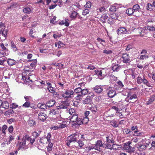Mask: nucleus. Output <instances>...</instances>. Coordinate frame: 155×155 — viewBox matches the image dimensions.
<instances>
[{
  "label": "nucleus",
  "instance_id": "obj_1",
  "mask_svg": "<svg viewBox=\"0 0 155 155\" xmlns=\"http://www.w3.org/2000/svg\"><path fill=\"white\" fill-rule=\"evenodd\" d=\"M89 121V119L86 117L84 118L83 119L78 118V114L72 115V116L70 119V121L74 123L73 125H80L83 124H87Z\"/></svg>",
  "mask_w": 155,
  "mask_h": 155
},
{
  "label": "nucleus",
  "instance_id": "obj_2",
  "mask_svg": "<svg viewBox=\"0 0 155 155\" xmlns=\"http://www.w3.org/2000/svg\"><path fill=\"white\" fill-rule=\"evenodd\" d=\"M125 91H127V99H128V101H129V100H130L131 101H130V102L134 103L136 102L137 99V94H134L132 95L130 93L128 92V89H123L122 91L124 93Z\"/></svg>",
  "mask_w": 155,
  "mask_h": 155
},
{
  "label": "nucleus",
  "instance_id": "obj_3",
  "mask_svg": "<svg viewBox=\"0 0 155 155\" xmlns=\"http://www.w3.org/2000/svg\"><path fill=\"white\" fill-rule=\"evenodd\" d=\"M74 94V91L71 89H67L61 95L62 97L64 99L68 100L72 99Z\"/></svg>",
  "mask_w": 155,
  "mask_h": 155
},
{
  "label": "nucleus",
  "instance_id": "obj_4",
  "mask_svg": "<svg viewBox=\"0 0 155 155\" xmlns=\"http://www.w3.org/2000/svg\"><path fill=\"white\" fill-rule=\"evenodd\" d=\"M137 82L138 84H141L142 83L149 87H152V86L149 81L145 78L144 76L142 77L139 75L137 77Z\"/></svg>",
  "mask_w": 155,
  "mask_h": 155
},
{
  "label": "nucleus",
  "instance_id": "obj_5",
  "mask_svg": "<svg viewBox=\"0 0 155 155\" xmlns=\"http://www.w3.org/2000/svg\"><path fill=\"white\" fill-rule=\"evenodd\" d=\"M132 143L131 142L129 141L123 144V149L125 150L127 152L130 153H133L134 151V148L132 147L130 144Z\"/></svg>",
  "mask_w": 155,
  "mask_h": 155
},
{
  "label": "nucleus",
  "instance_id": "obj_6",
  "mask_svg": "<svg viewBox=\"0 0 155 155\" xmlns=\"http://www.w3.org/2000/svg\"><path fill=\"white\" fill-rule=\"evenodd\" d=\"M94 94L93 93H90L87 96L85 99L83 101L82 103L84 104H92V99L94 96Z\"/></svg>",
  "mask_w": 155,
  "mask_h": 155
},
{
  "label": "nucleus",
  "instance_id": "obj_7",
  "mask_svg": "<svg viewBox=\"0 0 155 155\" xmlns=\"http://www.w3.org/2000/svg\"><path fill=\"white\" fill-rule=\"evenodd\" d=\"M94 71L95 73L101 79L103 78L107 74L106 70L104 69L100 70H96Z\"/></svg>",
  "mask_w": 155,
  "mask_h": 155
},
{
  "label": "nucleus",
  "instance_id": "obj_8",
  "mask_svg": "<svg viewBox=\"0 0 155 155\" xmlns=\"http://www.w3.org/2000/svg\"><path fill=\"white\" fill-rule=\"evenodd\" d=\"M107 91L108 96L110 98L113 97L117 94L115 90L113 88L109 87L107 89Z\"/></svg>",
  "mask_w": 155,
  "mask_h": 155
},
{
  "label": "nucleus",
  "instance_id": "obj_9",
  "mask_svg": "<svg viewBox=\"0 0 155 155\" xmlns=\"http://www.w3.org/2000/svg\"><path fill=\"white\" fill-rule=\"evenodd\" d=\"M26 140L25 136L22 138L21 141L20 142L19 144H18V149L21 150L22 149H25L26 148Z\"/></svg>",
  "mask_w": 155,
  "mask_h": 155
},
{
  "label": "nucleus",
  "instance_id": "obj_10",
  "mask_svg": "<svg viewBox=\"0 0 155 155\" xmlns=\"http://www.w3.org/2000/svg\"><path fill=\"white\" fill-rule=\"evenodd\" d=\"M140 143L136 144V147H137L138 150L140 151H143V150H145L147 148L148 146H149V143Z\"/></svg>",
  "mask_w": 155,
  "mask_h": 155
},
{
  "label": "nucleus",
  "instance_id": "obj_11",
  "mask_svg": "<svg viewBox=\"0 0 155 155\" xmlns=\"http://www.w3.org/2000/svg\"><path fill=\"white\" fill-rule=\"evenodd\" d=\"M69 105V103L67 101H63L61 102L59 105L57 106V109H64L67 108Z\"/></svg>",
  "mask_w": 155,
  "mask_h": 155
},
{
  "label": "nucleus",
  "instance_id": "obj_12",
  "mask_svg": "<svg viewBox=\"0 0 155 155\" xmlns=\"http://www.w3.org/2000/svg\"><path fill=\"white\" fill-rule=\"evenodd\" d=\"M31 70L25 69L23 72L22 74V80L24 82H26V80L27 78L28 74V73L31 74Z\"/></svg>",
  "mask_w": 155,
  "mask_h": 155
},
{
  "label": "nucleus",
  "instance_id": "obj_13",
  "mask_svg": "<svg viewBox=\"0 0 155 155\" xmlns=\"http://www.w3.org/2000/svg\"><path fill=\"white\" fill-rule=\"evenodd\" d=\"M104 144L102 141L101 140H98L96 141L95 144L96 150L98 151H100L101 150L100 147H104Z\"/></svg>",
  "mask_w": 155,
  "mask_h": 155
},
{
  "label": "nucleus",
  "instance_id": "obj_14",
  "mask_svg": "<svg viewBox=\"0 0 155 155\" xmlns=\"http://www.w3.org/2000/svg\"><path fill=\"white\" fill-rule=\"evenodd\" d=\"M78 135L76 134H71L67 138L68 140L70 142H74L77 140V139L78 137Z\"/></svg>",
  "mask_w": 155,
  "mask_h": 155
},
{
  "label": "nucleus",
  "instance_id": "obj_15",
  "mask_svg": "<svg viewBox=\"0 0 155 155\" xmlns=\"http://www.w3.org/2000/svg\"><path fill=\"white\" fill-rule=\"evenodd\" d=\"M121 58L123 61L124 63H128L130 61V56L127 53L123 54Z\"/></svg>",
  "mask_w": 155,
  "mask_h": 155
},
{
  "label": "nucleus",
  "instance_id": "obj_16",
  "mask_svg": "<svg viewBox=\"0 0 155 155\" xmlns=\"http://www.w3.org/2000/svg\"><path fill=\"white\" fill-rule=\"evenodd\" d=\"M117 33L118 35L121 34H125L127 33V31L126 28L124 27H120L119 28L117 31Z\"/></svg>",
  "mask_w": 155,
  "mask_h": 155
},
{
  "label": "nucleus",
  "instance_id": "obj_17",
  "mask_svg": "<svg viewBox=\"0 0 155 155\" xmlns=\"http://www.w3.org/2000/svg\"><path fill=\"white\" fill-rule=\"evenodd\" d=\"M38 118L41 121H44L47 118V115L44 113L40 112L38 114Z\"/></svg>",
  "mask_w": 155,
  "mask_h": 155
},
{
  "label": "nucleus",
  "instance_id": "obj_18",
  "mask_svg": "<svg viewBox=\"0 0 155 155\" xmlns=\"http://www.w3.org/2000/svg\"><path fill=\"white\" fill-rule=\"evenodd\" d=\"M15 139V136L13 134H10L9 136L8 140L7 139L5 141V143L8 145L11 143V142Z\"/></svg>",
  "mask_w": 155,
  "mask_h": 155
},
{
  "label": "nucleus",
  "instance_id": "obj_19",
  "mask_svg": "<svg viewBox=\"0 0 155 155\" xmlns=\"http://www.w3.org/2000/svg\"><path fill=\"white\" fill-rule=\"evenodd\" d=\"M94 91L97 93H101L103 90L102 87L99 86H96L93 88Z\"/></svg>",
  "mask_w": 155,
  "mask_h": 155
},
{
  "label": "nucleus",
  "instance_id": "obj_20",
  "mask_svg": "<svg viewBox=\"0 0 155 155\" xmlns=\"http://www.w3.org/2000/svg\"><path fill=\"white\" fill-rule=\"evenodd\" d=\"M39 142V145L42 146L46 143L48 141L45 137H42L40 139Z\"/></svg>",
  "mask_w": 155,
  "mask_h": 155
},
{
  "label": "nucleus",
  "instance_id": "obj_21",
  "mask_svg": "<svg viewBox=\"0 0 155 155\" xmlns=\"http://www.w3.org/2000/svg\"><path fill=\"white\" fill-rule=\"evenodd\" d=\"M37 106L38 108L43 110H45L48 107L47 104L46 105L42 103H38Z\"/></svg>",
  "mask_w": 155,
  "mask_h": 155
},
{
  "label": "nucleus",
  "instance_id": "obj_22",
  "mask_svg": "<svg viewBox=\"0 0 155 155\" xmlns=\"http://www.w3.org/2000/svg\"><path fill=\"white\" fill-rule=\"evenodd\" d=\"M24 136L26 140H28V141H29L31 144H33L34 142L35 141V138L32 139L27 135H26Z\"/></svg>",
  "mask_w": 155,
  "mask_h": 155
},
{
  "label": "nucleus",
  "instance_id": "obj_23",
  "mask_svg": "<svg viewBox=\"0 0 155 155\" xmlns=\"http://www.w3.org/2000/svg\"><path fill=\"white\" fill-rule=\"evenodd\" d=\"M108 18V16L106 14H104L102 15L100 18V20L103 23H105L106 22V20Z\"/></svg>",
  "mask_w": 155,
  "mask_h": 155
},
{
  "label": "nucleus",
  "instance_id": "obj_24",
  "mask_svg": "<svg viewBox=\"0 0 155 155\" xmlns=\"http://www.w3.org/2000/svg\"><path fill=\"white\" fill-rule=\"evenodd\" d=\"M84 144V143L82 141L79 140L77 143L75 144L74 146L78 149H79L82 147Z\"/></svg>",
  "mask_w": 155,
  "mask_h": 155
},
{
  "label": "nucleus",
  "instance_id": "obj_25",
  "mask_svg": "<svg viewBox=\"0 0 155 155\" xmlns=\"http://www.w3.org/2000/svg\"><path fill=\"white\" fill-rule=\"evenodd\" d=\"M78 13L76 11H73L70 15V17L72 20H75L78 15Z\"/></svg>",
  "mask_w": 155,
  "mask_h": 155
},
{
  "label": "nucleus",
  "instance_id": "obj_26",
  "mask_svg": "<svg viewBox=\"0 0 155 155\" xmlns=\"http://www.w3.org/2000/svg\"><path fill=\"white\" fill-rule=\"evenodd\" d=\"M134 11L133 8H129L127 9L126 12V13L129 16L133 15Z\"/></svg>",
  "mask_w": 155,
  "mask_h": 155
},
{
  "label": "nucleus",
  "instance_id": "obj_27",
  "mask_svg": "<svg viewBox=\"0 0 155 155\" xmlns=\"http://www.w3.org/2000/svg\"><path fill=\"white\" fill-rule=\"evenodd\" d=\"M133 9L134 12H140V11L141 8L140 5L138 4H136L134 5L132 7Z\"/></svg>",
  "mask_w": 155,
  "mask_h": 155
},
{
  "label": "nucleus",
  "instance_id": "obj_28",
  "mask_svg": "<svg viewBox=\"0 0 155 155\" xmlns=\"http://www.w3.org/2000/svg\"><path fill=\"white\" fill-rule=\"evenodd\" d=\"M55 45L56 47H58L59 48H60L64 46L65 45L61 41H59L55 43Z\"/></svg>",
  "mask_w": 155,
  "mask_h": 155
},
{
  "label": "nucleus",
  "instance_id": "obj_29",
  "mask_svg": "<svg viewBox=\"0 0 155 155\" xmlns=\"http://www.w3.org/2000/svg\"><path fill=\"white\" fill-rule=\"evenodd\" d=\"M106 141L107 142L109 143H114V140L113 138H112V136L109 135L106 137Z\"/></svg>",
  "mask_w": 155,
  "mask_h": 155
},
{
  "label": "nucleus",
  "instance_id": "obj_30",
  "mask_svg": "<svg viewBox=\"0 0 155 155\" xmlns=\"http://www.w3.org/2000/svg\"><path fill=\"white\" fill-rule=\"evenodd\" d=\"M55 103L54 100H51L48 101L46 103L47 107H50L53 106Z\"/></svg>",
  "mask_w": 155,
  "mask_h": 155
},
{
  "label": "nucleus",
  "instance_id": "obj_31",
  "mask_svg": "<svg viewBox=\"0 0 155 155\" xmlns=\"http://www.w3.org/2000/svg\"><path fill=\"white\" fill-rule=\"evenodd\" d=\"M143 29L140 27L138 28L135 30L134 31L136 35H140L143 31Z\"/></svg>",
  "mask_w": 155,
  "mask_h": 155
},
{
  "label": "nucleus",
  "instance_id": "obj_32",
  "mask_svg": "<svg viewBox=\"0 0 155 155\" xmlns=\"http://www.w3.org/2000/svg\"><path fill=\"white\" fill-rule=\"evenodd\" d=\"M155 100V96L154 95L151 96L148 100V101L146 102L147 105H149L151 104Z\"/></svg>",
  "mask_w": 155,
  "mask_h": 155
},
{
  "label": "nucleus",
  "instance_id": "obj_33",
  "mask_svg": "<svg viewBox=\"0 0 155 155\" xmlns=\"http://www.w3.org/2000/svg\"><path fill=\"white\" fill-rule=\"evenodd\" d=\"M48 143H49L47 147V151L49 153H50L52 150L53 144L51 142Z\"/></svg>",
  "mask_w": 155,
  "mask_h": 155
},
{
  "label": "nucleus",
  "instance_id": "obj_34",
  "mask_svg": "<svg viewBox=\"0 0 155 155\" xmlns=\"http://www.w3.org/2000/svg\"><path fill=\"white\" fill-rule=\"evenodd\" d=\"M2 107L5 109H7L9 107V104L7 101H4L2 102Z\"/></svg>",
  "mask_w": 155,
  "mask_h": 155
},
{
  "label": "nucleus",
  "instance_id": "obj_35",
  "mask_svg": "<svg viewBox=\"0 0 155 155\" xmlns=\"http://www.w3.org/2000/svg\"><path fill=\"white\" fill-rule=\"evenodd\" d=\"M66 124H63L62 123L61 124L57 125L54 127L55 128V129H58L59 128H63L66 127Z\"/></svg>",
  "mask_w": 155,
  "mask_h": 155
},
{
  "label": "nucleus",
  "instance_id": "obj_36",
  "mask_svg": "<svg viewBox=\"0 0 155 155\" xmlns=\"http://www.w3.org/2000/svg\"><path fill=\"white\" fill-rule=\"evenodd\" d=\"M145 28L146 30H149L150 31H153L155 30V27L153 25H148L145 26Z\"/></svg>",
  "mask_w": 155,
  "mask_h": 155
},
{
  "label": "nucleus",
  "instance_id": "obj_37",
  "mask_svg": "<svg viewBox=\"0 0 155 155\" xmlns=\"http://www.w3.org/2000/svg\"><path fill=\"white\" fill-rule=\"evenodd\" d=\"M57 109H52L50 111V113L52 115H57L58 116H60L59 111Z\"/></svg>",
  "mask_w": 155,
  "mask_h": 155
},
{
  "label": "nucleus",
  "instance_id": "obj_38",
  "mask_svg": "<svg viewBox=\"0 0 155 155\" xmlns=\"http://www.w3.org/2000/svg\"><path fill=\"white\" fill-rule=\"evenodd\" d=\"M139 131L135 130L134 131V133H135V134L134 135V136H137L139 137H144L143 135L144 134L143 132H139L138 133Z\"/></svg>",
  "mask_w": 155,
  "mask_h": 155
},
{
  "label": "nucleus",
  "instance_id": "obj_39",
  "mask_svg": "<svg viewBox=\"0 0 155 155\" xmlns=\"http://www.w3.org/2000/svg\"><path fill=\"white\" fill-rule=\"evenodd\" d=\"M61 118L60 116H57L56 120V126L61 124L62 123H63V121L61 120Z\"/></svg>",
  "mask_w": 155,
  "mask_h": 155
},
{
  "label": "nucleus",
  "instance_id": "obj_40",
  "mask_svg": "<svg viewBox=\"0 0 155 155\" xmlns=\"http://www.w3.org/2000/svg\"><path fill=\"white\" fill-rule=\"evenodd\" d=\"M29 61L32 62L30 64V66L31 67L33 68L35 67L36 66L37 62V60H30Z\"/></svg>",
  "mask_w": 155,
  "mask_h": 155
},
{
  "label": "nucleus",
  "instance_id": "obj_41",
  "mask_svg": "<svg viewBox=\"0 0 155 155\" xmlns=\"http://www.w3.org/2000/svg\"><path fill=\"white\" fill-rule=\"evenodd\" d=\"M11 47L12 49L14 51H16L18 50V49L16 45H15L13 41H12L11 42Z\"/></svg>",
  "mask_w": 155,
  "mask_h": 155
},
{
  "label": "nucleus",
  "instance_id": "obj_42",
  "mask_svg": "<svg viewBox=\"0 0 155 155\" xmlns=\"http://www.w3.org/2000/svg\"><path fill=\"white\" fill-rule=\"evenodd\" d=\"M7 62L10 66H12L15 64L16 61L13 59H8L7 61Z\"/></svg>",
  "mask_w": 155,
  "mask_h": 155
},
{
  "label": "nucleus",
  "instance_id": "obj_43",
  "mask_svg": "<svg viewBox=\"0 0 155 155\" xmlns=\"http://www.w3.org/2000/svg\"><path fill=\"white\" fill-rule=\"evenodd\" d=\"M153 5L150 3H148L146 6V9L148 10L151 11L153 9Z\"/></svg>",
  "mask_w": 155,
  "mask_h": 155
},
{
  "label": "nucleus",
  "instance_id": "obj_44",
  "mask_svg": "<svg viewBox=\"0 0 155 155\" xmlns=\"http://www.w3.org/2000/svg\"><path fill=\"white\" fill-rule=\"evenodd\" d=\"M31 9L29 7H26L23 9V12L25 13H26L28 14L30 13L31 12Z\"/></svg>",
  "mask_w": 155,
  "mask_h": 155
},
{
  "label": "nucleus",
  "instance_id": "obj_45",
  "mask_svg": "<svg viewBox=\"0 0 155 155\" xmlns=\"http://www.w3.org/2000/svg\"><path fill=\"white\" fill-rule=\"evenodd\" d=\"M119 65L118 64H115L112 67V69L114 71H119Z\"/></svg>",
  "mask_w": 155,
  "mask_h": 155
},
{
  "label": "nucleus",
  "instance_id": "obj_46",
  "mask_svg": "<svg viewBox=\"0 0 155 155\" xmlns=\"http://www.w3.org/2000/svg\"><path fill=\"white\" fill-rule=\"evenodd\" d=\"M143 140L142 138H137L134 139V142L136 143L137 144H140L143 141Z\"/></svg>",
  "mask_w": 155,
  "mask_h": 155
},
{
  "label": "nucleus",
  "instance_id": "obj_47",
  "mask_svg": "<svg viewBox=\"0 0 155 155\" xmlns=\"http://www.w3.org/2000/svg\"><path fill=\"white\" fill-rule=\"evenodd\" d=\"M101 3L102 5L106 6H107L109 4V2L108 1V0H102L101 2Z\"/></svg>",
  "mask_w": 155,
  "mask_h": 155
},
{
  "label": "nucleus",
  "instance_id": "obj_48",
  "mask_svg": "<svg viewBox=\"0 0 155 155\" xmlns=\"http://www.w3.org/2000/svg\"><path fill=\"white\" fill-rule=\"evenodd\" d=\"M41 131H38V132H36V131L32 133V135L33 136L35 137V138L38 137L41 134Z\"/></svg>",
  "mask_w": 155,
  "mask_h": 155
},
{
  "label": "nucleus",
  "instance_id": "obj_49",
  "mask_svg": "<svg viewBox=\"0 0 155 155\" xmlns=\"http://www.w3.org/2000/svg\"><path fill=\"white\" fill-rule=\"evenodd\" d=\"M97 13L100 12L101 13H103L106 11V9L104 7H101L97 9Z\"/></svg>",
  "mask_w": 155,
  "mask_h": 155
},
{
  "label": "nucleus",
  "instance_id": "obj_50",
  "mask_svg": "<svg viewBox=\"0 0 155 155\" xmlns=\"http://www.w3.org/2000/svg\"><path fill=\"white\" fill-rule=\"evenodd\" d=\"M48 90L50 92L52 93L54 95H57V93L55 91V88L53 87Z\"/></svg>",
  "mask_w": 155,
  "mask_h": 155
},
{
  "label": "nucleus",
  "instance_id": "obj_51",
  "mask_svg": "<svg viewBox=\"0 0 155 155\" xmlns=\"http://www.w3.org/2000/svg\"><path fill=\"white\" fill-rule=\"evenodd\" d=\"M82 89L81 87H78L75 89L74 90V93H76L77 94L79 93L80 92H81L82 91Z\"/></svg>",
  "mask_w": 155,
  "mask_h": 155
},
{
  "label": "nucleus",
  "instance_id": "obj_52",
  "mask_svg": "<svg viewBox=\"0 0 155 155\" xmlns=\"http://www.w3.org/2000/svg\"><path fill=\"white\" fill-rule=\"evenodd\" d=\"M123 132L124 134H127L131 133L132 132L130 129L128 128H125L123 130Z\"/></svg>",
  "mask_w": 155,
  "mask_h": 155
},
{
  "label": "nucleus",
  "instance_id": "obj_53",
  "mask_svg": "<svg viewBox=\"0 0 155 155\" xmlns=\"http://www.w3.org/2000/svg\"><path fill=\"white\" fill-rule=\"evenodd\" d=\"M31 104L29 102L26 101L23 104L22 106L25 108H28L30 107Z\"/></svg>",
  "mask_w": 155,
  "mask_h": 155
},
{
  "label": "nucleus",
  "instance_id": "obj_54",
  "mask_svg": "<svg viewBox=\"0 0 155 155\" xmlns=\"http://www.w3.org/2000/svg\"><path fill=\"white\" fill-rule=\"evenodd\" d=\"M7 128V126L6 125H4L2 127V133L5 135L6 134L5 130Z\"/></svg>",
  "mask_w": 155,
  "mask_h": 155
},
{
  "label": "nucleus",
  "instance_id": "obj_55",
  "mask_svg": "<svg viewBox=\"0 0 155 155\" xmlns=\"http://www.w3.org/2000/svg\"><path fill=\"white\" fill-rule=\"evenodd\" d=\"M90 110L94 114H96L97 109L96 107H92L90 108Z\"/></svg>",
  "mask_w": 155,
  "mask_h": 155
},
{
  "label": "nucleus",
  "instance_id": "obj_56",
  "mask_svg": "<svg viewBox=\"0 0 155 155\" xmlns=\"http://www.w3.org/2000/svg\"><path fill=\"white\" fill-rule=\"evenodd\" d=\"M69 114L71 115H73L76 114L75 112V110L73 108H71V109H70L69 110Z\"/></svg>",
  "mask_w": 155,
  "mask_h": 155
},
{
  "label": "nucleus",
  "instance_id": "obj_57",
  "mask_svg": "<svg viewBox=\"0 0 155 155\" xmlns=\"http://www.w3.org/2000/svg\"><path fill=\"white\" fill-rule=\"evenodd\" d=\"M88 92V90L87 89H82L81 93L82 95H85L87 94Z\"/></svg>",
  "mask_w": 155,
  "mask_h": 155
},
{
  "label": "nucleus",
  "instance_id": "obj_58",
  "mask_svg": "<svg viewBox=\"0 0 155 155\" xmlns=\"http://www.w3.org/2000/svg\"><path fill=\"white\" fill-rule=\"evenodd\" d=\"M116 84H117L118 85H119V87L121 89L123 88L124 87V85L123 84L122 82L120 81H117L116 82Z\"/></svg>",
  "mask_w": 155,
  "mask_h": 155
},
{
  "label": "nucleus",
  "instance_id": "obj_59",
  "mask_svg": "<svg viewBox=\"0 0 155 155\" xmlns=\"http://www.w3.org/2000/svg\"><path fill=\"white\" fill-rule=\"evenodd\" d=\"M45 137L46 138V139H47V140L48 142H51V135L50 133H48L46 136V137Z\"/></svg>",
  "mask_w": 155,
  "mask_h": 155
},
{
  "label": "nucleus",
  "instance_id": "obj_60",
  "mask_svg": "<svg viewBox=\"0 0 155 155\" xmlns=\"http://www.w3.org/2000/svg\"><path fill=\"white\" fill-rule=\"evenodd\" d=\"M89 11L88 9H84L83 11L82 15H85L87 14H89Z\"/></svg>",
  "mask_w": 155,
  "mask_h": 155
},
{
  "label": "nucleus",
  "instance_id": "obj_61",
  "mask_svg": "<svg viewBox=\"0 0 155 155\" xmlns=\"http://www.w3.org/2000/svg\"><path fill=\"white\" fill-rule=\"evenodd\" d=\"M83 97V96L82 94H78L75 97V99L77 100L81 101L82 100Z\"/></svg>",
  "mask_w": 155,
  "mask_h": 155
},
{
  "label": "nucleus",
  "instance_id": "obj_62",
  "mask_svg": "<svg viewBox=\"0 0 155 155\" xmlns=\"http://www.w3.org/2000/svg\"><path fill=\"white\" fill-rule=\"evenodd\" d=\"M111 124L114 127H117L118 126V124L116 121H114L110 122Z\"/></svg>",
  "mask_w": 155,
  "mask_h": 155
},
{
  "label": "nucleus",
  "instance_id": "obj_63",
  "mask_svg": "<svg viewBox=\"0 0 155 155\" xmlns=\"http://www.w3.org/2000/svg\"><path fill=\"white\" fill-rule=\"evenodd\" d=\"M104 147L105 148H107L112 150V148L111 147V146L110 144L109 143H106L105 144H104Z\"/></svg>",
  "mask_w": 155,
  "mask_h": 155
},
{
  "label": "nucleus",
  "instance_id": "obj_64",
  "mask_svg": "<svg viewBox=\"0 0 155 155\" xmlns=\"http://www.w3.org/2000/svg\"><path fill=\"white\" fill-rule=\"evenodd\" d=\"M111 17L112 19H117L118 18V15L117 14L114 13L112 14Z\"/></svg>",
  "mask_w": 155,
  "mask_h": 155
}]
</instances>
